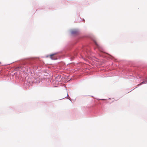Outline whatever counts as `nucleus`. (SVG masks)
Returning a JSON list of instances; mask_svg holds the SVG:
<instances>
[{
    "instance_id": "obj_7",
    "label": "nucleus",
    "mask_w": 147,
    "mask_h": 147,
    "mask_svg": "<svg viewBox=\"0 0 147 147\" xmlns=\"http://www.w3.org/2000/svg\"><path fill=\"white\" fill-rule=\"evenodd\" d=\"M70 49V48L69 47H67L62 52H61V53L63 54H64L66 52V50H68Z\"/></svg>"
},
{
    "instance_id": "obj_10",
    "label": "nucleus",
    "mask_w": 147,
    "mask_h": 147,
    "mask_svg": "<svg viewBox=\"0 0 147 147\" xmlns=\"http://www.w3.org/2000/svg\"><path fill=\"white\" fill-rule=\"evenodd\" d=\"M68 99H69V100H71V98H68Z\"/></svg>"
},
{
    "instance_id": "obj_5",
    "label": "nucleus",
    "mask_w": 147,
    "mask_h": 147,
    "mask_svg": "<svg viewBox=\"0 0 147 147\" xmlns=\"http://www.w3.org/2000/svg\"><path fill=\"white\" fill-rule=\"evenodd\" d=\"M40 82V81H39V80L38 78L35 79L32 82L31 81H30L28 82L29 85H32V84L34 83L38 84Z\"/></svg>"
},
{
    "instance_id": "obj_12",
    "label": "nucleus",
    "mask_w": 147,
    "mask_h": 147,
    "mask_svg": "<svg viewBox=\"0 0 147 147\" xmlns=\"http://www.w3.org/2000/svg\"><path fill=\"white\" fill-rule=\"evenodd\" d=\"M1 63V62H0V64Z\"/></svg>"
},
{
    "instance_id": "obj_11",
    "label": "nucleus",
    "mask_w": 147,
    "mask_h": 147,
    "mask_svg": "<svg viewBox=\"0 0 147 147\" xmlns=\"http://www.w3.org/2000/svg\"><path fill=\"white\" fill-rule=\"evenodd\" d=\"M67 96H69L68 95V94H67Z\"/></svg>"
},
{
    "instance_id": "obj_1",
    "label": "nucleus",
    "mask_w": 147,
    "mask_h": 147,
    "mask_svg": "<svg viewBox=\"0 0 147 147\" xmlns=\"http://www.w3.org/2000/svg\"><path fill=\"white\" fill-rule=\"evenodd\" d=\"M36 59L34 58H30L21 61L20 65L17 68L19 70L24 72L28 71L30 67H34L36 63Z\"/></svg>"
},
{
    "instance_id": "obj_4",
    "label": "nucleus",
    "mask_w": 147,
    "mask_h": 147,
    "mask_svg": "<svg viewBox=\"0 0 147 147\" xmlns=\"http://www.w3.org/2000/svg\"><path fill=\"white\" fill-rule=\"evenodd\" d=\"M143 80L144 81L142 82H141L140 84H138L137 85V87H136L135 88H137L139 86L142 85V84L147 83V75L143 77Z\"/></svg>"
},
{
    "instance_id": "obj_3",
    "label": "nucleus",
    "mask_w": 147,
    "mask_h": 147,
    "mask_svg": "<svg viewBox=\"0 0 147 147\" xmlns=\"http://www.w3.org/2000/svg\"><path fill=\"white\" fill-rule=\"evenodd\" d=\"M79 30L78 29L71 30H70L71 34L74 36L78 35L79 34Z\"/></svg>"
},
{
    "instance_id": "obj_8",
    "label": "nucleus",
    "mask_w": 147,
    "mask_h": 147,
    "mask_svg": "<svg viewBox=\"0 0 147 147\" xmlns=\"http://www.w3.org/2000/svg\"><path fill=\"white\" fill-rule=\"evenodd\" d=\"M77 52H76L75 53H74V55L76 56V55H77Z\"/></svg>"
},
{
    "instance_id": "obj_2",
    "label": "nucleus",
    "mask_w": 147,
    "mask_h": 147,
    "mask_svg": "<svg viewBox=\"0 0 147 147\" xmlns=\"http://www.w3.org/2000/svg\"><path fill=\"white\" fill-rule=\"evenodd\" d=\"M82 39L87 43V46L89 44H91L95 45L98 49L100 48L99 45L96 41L95 37L92 34H89L85 35L82 38Z\"/></svg>"
},
{
    "instance_id": "obj_6",
    "label": "nucleus",
    "mask_w": 147,
    "mask_h": 147,
    "mask_svg": "<svg viewBox=\"0 0 147 147\" xmlns=\"http://www.w3.org/2000/svg\"><path fill=\"white\" fill-rule=\"evenodd\" d=\"M56 54V53H55L50 54L49 55H47L46 56L47 57H48L49 56L50 57V58L52 60H55L57 59V58L56 56H55V55Z\"/></svg>"
},
{
    "instance_id": "obj_9",
    "label": "nucleus",
    "mask_w": 147,
    "mask_h": 147,
    "mask_svg": "<svg viewBox=\"0 0 147 147\" xmlns=\"http://www.w3.org/2000/svg\"><path fill=\"white\" fill-rule=\"evenodd\" d=\"M82 21H83L84 22V21H85V20H84V19H83V20H82Z\"/></svg>"
}]
</instances>
